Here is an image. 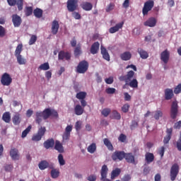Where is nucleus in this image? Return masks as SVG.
<instances>
[{
    "instance_id": "1",
    "label": "nucleus",
    "mask_w": 181,
    "mask_h": 181,
    "mask_svg": "<svg viewBox=\"0 0 181 181\" xmlns=\"http://www.w3.org/2000/svg\"><path fill=\"white\" fill-rule=\"evenodd\" d=\"M134 76L135 72L134 71H129L126 75H122L119 77V81L125 82L122 88H127V86H129L132 88H138V80L134 78Z\"/></svg>"
},
{
    "instance_id": "2",
    "label": "nucleus",
    "mask_w": 181,
    "mask_h": 181,
    "mask_svg": "<svg viewBox=\"0 0 181 181\" xmlns=\"http://www.w3.org/2000/svg\"><path fill=\"white\" fill-rule=\"evenodd\" d=\"M42 113L43 115V119H48L50 117L59 118V113L54 109L46 108L42 112Z\"/></svg>"
},
{
    "instance_id": "3",
    "label": "nucleus",
    "mask_w": 181,
    "mask_h": 181,
    "mask_svg": "<svg viewBox=\"0 0 181 181\" xmlns=\"http://www.w3.org/2000/svg\"><path fill=\"white\" fill-rule=\"evenodd\" d=\"M153 6H155V1H153V0H148L146 1L142 8L143 16H146V15L152 11Z\"/></svg>"
},
{
    "instance_id": "4",
    "label": "nucleus",
    "mask_w": 181,
    "mask_h": 181,
    "mask_svg": "<svg viewBox=\"0 0 181 181\" xmlns=\"http://www.w3.org/2000/svg\"><path fill=\"white\" fill-rule=\"evenodd\" d=\"M88 70V62L86 60L80 62L76 67V72L79 74H84Z\"/></svg>"
},
{
    "instance_id": "5",
    "label": "nucleus",
    "mask_w": 181,
    "mask_h": 181,
    "mask_svg": "<svg viewBox=\"0 0 181 181\" xmlns=\"http://www.w3.org/2000/svg\"><path fill=\"white\" fill-rule=\"evenodd\" d=\"M179 164L174 163L171 168L170 171V180L175 181L176 180V177H177V175H179Z\"/></svg>"
},
{
    "instance_id": "6",
    "label": "nucleus",
    "mask_w": 181,
    "mask_h": 181,
    "mask_svg": "<svg viewBox=\"0 0 181 181\" xmlns=\"http://www.w3.org/2000/svg\"><path fill=\"white\" fill-rule=\"evenodd\" d=\"M66 8L69 12H76L78 9V0H68Z\"/></svg>"
},
{
    "instance_id": "7",
    "label": "nucleus",
    "mask_w": 181,
    "mask_h": 181,
    "mask_svg": "<svg viewBox=\"0 0 181 181\" xmlns=\"http://www.w3.org/2000/svg\"><path fill=\"white\" fill-rule=\"evenodd\" d=\"M177 114H179V105L177 101H173L170 109V117L172 119H176Z\"/></svg>"
},
{
    "instance_id": "8",
    "label": "nucleus",
    "mask_w": 181,
    "mask_h": 181,
    "mask_svg": "<svg viewBox=\"0 0 181 181\" xmlns=\"http://www.w3.org/2000/svg\"><path fill=\"white\" fill-rule=\"evenodd\" d=\"M1 83L2 86H11L12 84V77L9 74L6 72L1 76Z\"/></svg>"
},
{
    "instance_id": "9",
    "label": "nucleus",
    "mask_w": 181,
    "mask_h": 181,
    "mask_svg": "<svg viewBox=\"0 0 181 181\" xmlns=\"http://www.w3.org/2000/svg\"><path fill=\"white\" fill-rule=\"evenodd\" d=\"M7 4H8L9 6L17 5L18 11L23 9V0H7Z\"/></svg>"
},
{
    "instance_id": "10",
    "label": "nucleus",
    "mask_w": 181,
    "mask_h": 181,
    "mask_svg": "<svg viewBox=\"0 0 181 181\" xmlns=\"http://www.w3.org/2000/svg\"><path fill=\"white\" fill-rule=\"evenodd\" d=\"M125 158V151H116L112 155V160H122Z\"/></svg>"
},
{
    "instance_id": "11",
    "label": "nucleus",
    "mask_w": 181,
    "mask_h": 181,
    "mask_svg": "<svg viewBox=\"0 0 181 181\" xmlns=\"http://www.w3.org/2000/svg\"><path fill=\"white\" fill-rule=\"evenodd\" d=\"M156 23H158V20H156L155 17H150L144 23V25L148 28H155V26H156Z\"/></svg>"
},
{
    "instance_id": "12",
    "label": "nucleus",
    "mask_w": 181,
    "mask_h": 181,
    "mask_svg": "<svg viewBox=\"0 0 181 181\" xmlns=\"http://www.w3.org/2000/svg\"><path fill=\"white\" fill-rule=\"evenodd\" d=\"M170 57V52H169L168 49L164 50L160 54V60L163 62L165 64H168Z\"/></svg>"
},
{
    "instance_id": "13",
    "label": "nucleus",
    "mask_w": 181,
    "mask_h": 181,
    "mask_svg": "<svg viewBox=\"0 0 181 181\" xmlns=\"http://www.w3.org/2000/svg\"><path fill=\"white\" fill-rule=\"evenodd\" d=\"M12 22L14 28H19L22 24V18L18 14H13L12 16Z\"/></svg>"
},
{
    "instance_id": "14",
    "label": "nucleus",
    "mask_w": 181,
    "mask_h": 181,
    "mask_svg": "<svg viewBox=\"0 0 181 181\" xmlns=\"http://www.w3.org/2000/svg\"><path fill=\"white\" fill-rule=\"evenodd\" d=\"M59 60H70L71 59V54L69 52L60 51L58 54Z\"/></svg>"
},
{
    "instance_id": "15",
    "label": "nucleus",
    "mask_w": 181,
    "mask_h": 181,
    "mask_svg": "<svg viewBox=\"0 0 181 181\" xmlns=\"http://www.w3.org/2000/svg\"><path fill=\"white\" fill-rule=\"evenodd\" d=\"M124 159L127 163L135 165V156L132 153H124Z\"/></svg>"
},
{
    "instance_id": "16",
    "label": "nucleus",
    "mask_w": 181,
    "mask_h": 181,
    "mask_svg": "<svg viewBox=\"0 0 181 181\" xmlns=\"http://www.w3.org/2000/svg\"><path fill=\"white\" fill-rule=\"evenodd\" d=\"M172 132H173V129L172 128L167 129V130H166L167 134L164 137V139H163L164 145L169 144V141H170V139H172Z\"/></svg>"
},
{
    "instance_id": "17",
    "label": "nucleus",
    "mask_w": 181,
    "mask_h": 181,
    "mask_svg": "<svg viewBox=\"0 0 181 181\" xmlns=\"http://www.w3.org/2000/svg\"><path fill=\"white\" fill-rule=\"evenodd\" d=\"M59 28H60V25L59 24V21L54 20L52 23V35H57L59 32Z\"/></svg>"
},
{
    "instance_id": "18",
    "label": "nucleus",
    "mask_w": 181,
    "mask_h": 181,
    "mask_svg": "<svg viewBox=\"0 0 181 181\" xmlns=\"http://www.w3.org/2000/svg\"><path fill=\"white\" fill-rule=\"evenodd\" d=\"M100 50V42H95L90 47V53L91 54H97Z\"/></svg>"
},
{
    "instance_id": "19",
    "label": "nucleus",
    "mask_w": 181,
    "mask_h": 181,
    "mask_svg": "<svg viewBox=\"0 0 181 181\" xmlns=\"http://www.w3.org/2000/svg\"><path fill=\"white\" fill-rule=\"evenodd\" d=\"M10 156L13 160H19V151L17 148H11L10 151Z\"/></svg>"
},
{
    "instance_id": "20",
    "label": "nucleus",
    "mask_w": 181,
    "mask_h": 181,
    "mask_svg": "<svg viewBox=\"0 0 181 181\" xmlns=\"http://www.w3.org/2000/svg\"><path fill=\"white\" fill-rule=\"evenodd\" d=\"M122 26H124V22L119 23L115 25L114 27H111L109 29L110 33H115L119 30V29H122Z\"/></svg>"
},
{
    "instance_id": "21",
    "label": "nucleus",
    "mask_w": 181,
    "mask_h": 181,
    "mask_svg": "<svg viewBox=\"0 0 181 181\" xmlns=\"http://www.w3.org/2000/svg\"><path fill=\"white\" fill-rule=\"evenodd\" d=\"M101 50V54L105 60H107V62H110V54L108 53V51L107 49L103 46L100 47Z\"/></svg>"
},
{
    "instance_id": "22",
    "label": "nucleus",
    "mask_w": 181,
    "mask_h": 181,
    "mask_svg": "<svg viewBox=\"0 0 181 181\" xmlns=\"http://www.w3.org/2000/svg\"><path fill=\"white\" fill-rule=\"evenodd\" d=\"M165 93V100H169L173 98V90L170 88H166L164 91Z\"/></svg>"
},
{
    "instance_id": "23",
    "label": "nucleus",
    "mask_w": 181,
    "mask_h": 181,
    "mask_svg": "<svg viewBox=\"0 0 181 181\" xmlns=\"http://www.w3.org/2000/svg\"><path fill=\"white\" fill-rule=\"evenodd\" d=\"M13 124L14 125H19L22 121L21 118V114L16 112L12 117Z\"/></svg>"
},
{
    "instance_id": "24",
    "label": "nucleus",
    "mask_w": 181,
    "mask_h": 181,
    "mask_svg": "<svg viewBox=\"0 0 181 181\" xmlns=\"http://www.w3.org/2000/svg\"><path fill=\"white\" fill-rule=\"evenodd\" d=\"M43 146L45 148V149H50V148H53V146H54V139H47L44 142Z\"/></svg>"
},
{
    "instance_id": "25",
    "label": "nucleus",
    "mask_w": 181,
    "mask_h": 181,
    "mask_svg": "<svg viewBox=\"0 0 181 181\" xmlns=\"http://www.w3.org/2000/svg\"><path fill=\"white\" fill-rule=\"evenodd\" d=\"M145 160L148 165L152 163L155 160V156L152 153H146L145 155Z\"/></svg>"
},
{
    "instance_id": "26",
    "label": "nucleus",
    "mask_w": 181,
    "mask_h": 181,
    "mask_svg": "<svg viewBox=\"0 0 181 181\" xmlns=\"http://www.w3.org/2000/svg\"><path fill=\"white\" fill-rule=\"evenodd\" d=\"M54 149L59 152V153H63L64 152V148L63 147V144L60 143L59 141H55Z\"/></svg>"
},
{
    "instance_id": "27",
    "label": "nucleus",
    "mask_w": 181,
    "mask_h": 181,
    "mask_svg": "<svg viewBox=\"0 0 181 181\" xmlns=\"http://www.w3.org/2000/svg\"><path fill=\"white\" fill-rule=\"evenodd\" d=\"M81 7L82 8V9H83V11H91V9H93V4L90 2H83L81 4Z\"/></svg>"
},
{
    "instance_id": "28",
    "label": "nucleus",
    "mask_w": 181,
    "mask_h": 181,
    "mask_svg": "<svg viewBox=\"0 0 181 181\" xmlns=\"http://www.w3.org/2000/svg\"><path fill=\"white\" fill-rule=\"evenodd\" d=\"M74 112L76 115H83L84 114V107L80 105H76L74 107Z\"/></svg>"
},
{
    "instance_id": "29",
    "label": "nucleus",
    "mask_w": 181,
    "mask_h": 181,
    "mask_svg": "<svg viewBox=\"0 0 181 181\" xmlns=\"http://www.w3.org/2000/svg\"><path fill=\"white\" fill-rule=\"evenodd\" d=\"M38 168L40 170H45L49 168V162L46 160H41L38 164Z\"/></svg>"
},
{
    "instance_id": "30",
    "label": "nucleus",
    "mask_w": 181,
    "mask_h": 181,
    "mask_svg": "<svg viewBox=\"0 0 181 181\" xmlns=\"http://www.w3.org/2000/svg\"><path fill=\"white\" fill-rule=\"evenodd\" d=\"M131 57H132V54L129 52H125L120 54V59L124 60V62H128V60H131Z\"/></svg>"
},
{
    "instance_id": "31",
    "label": "nucleus",
    "mask_w": 181,
    "mask_h": 181,
    "mask_svg": "<svg viewBox=\"0 0 181 181\" xmlns=\"http://www.w3.org/2000/svg\"><path fill=\"white\" fill-rule=\"evenodd\" d=\"M43 118V113L41 111H38L35 112V122L40 125L42 122V119Z\"/></svg>"
},
{
    "instance_id": "32",
    "label": "nucleus",
    "mask_w": 181,
    "mask_h": 181,
    "mask_svg": "<svg viewBox=\"0 0 181 181\" xmlns=\"http://www.w3.org/2000/svg\"><path fill=\"white\" fill-rule=\"evenodd\" d=\"M137 52L139 54H140V57H141L143 59H148V57H149V54H148V52L142 49V48H139Z\"/></svg>"
},
{
    "instance_id": "33",
    "label": "nucleus",
    "mask_w": 181,
    "mask_h": 181,
    "mask_svg": "<svg viewBox=\"0 0 181 181\" xmlns=\"http://www.w3.org/2000/svg\"><path fill=\"white\" fill-rule=\"evenodd\" d=\"M2 119L6 124H9L11 122V112H5L2 115Z\"/></svg>"
},
{
    "instance_id": "34",
    "label": "nucleus",
    "mask_w": 181,
    "mask_h": 181,
    "mask_svg": "<svg viewBox=\"0 0 181 181\" xmlns=\"http://www.w3.org/2000/svg\"><path fill=\"white\" fill-rule=\"evenodd\" d=\"M119 175H121V169L116 168L112 171L110 179H112V180H114L115 177H118Z\"/></svg>"
},
{
    "instance_id": "35",
    "label": "nucleus",
    "mask_w": 181,
    "mask_h": 181,
    "mask_svg": "<svg viewBox=\"0 0 181 181\" xmlns=\"http://www.w3.org/2000/svg\"><path fill=\"white\" fill-rule=\"evenodd\" d=\"M81 53H83V51H81V45L78 44L77 47L74 49V54L75 57H78Z\"/></svg>"
},
{
    "instance_id": "36",
    "label": "nucleus",
    "mask_w": 181,
    "mask_h": 181,
    "mask_svg": "<svg viewBox=\"0 0 181 181\" xmlns=\"http://www.w3.org/2000/svg\"><path fill=\"white\" fill-rule=\"evenodd\" d=\"M33 13H34V16H35V18H42V16H43V10L37 8L33 11Z\"/></svg>"
},
{
    "instance_id": "37",
    "label": "nucleus",
    "mask_w": 181,
    "mask_h": 181,
    "mask_svg": "<svg viewBox=\"0 0 181 181\" xmlns=\"http://www.w3.org/2000/svg\"><path fill=\"white\" fill-rule=\"evenodd\" d=\"M103 143L104 145L107 146V149H109V151H114V146H112V144H111V141H110V139H104Z\"/></svg>"
},
{
    "instance_id": "38",
    "label": "nucleus",
    "mask_w": 181,
    "mask_h": 181,
    "mask_svg": "<svg viewBox=\"0 0 181 181\" xmlns=\"http://www.w3.org/2000/svg\"><path fill=\"white\" fill-rule=\"evenodd\" d=\"M110 117L112 119H121V114L116 110L112 111V115Z\"/></svg>"
},
{
    "instance_id": "39",
    "label": "nucleus",
    "mask_w": 181,
    "mask_h": 181,
    "mask_svg": "<svg viewBox=\"0 0 181 181\" xmlns=\"http://www.w3.org/2000/svg\"><path fill=\"white\" fill-rule=\"evenodd\" d=\"M95 151H97V145H95V143H93L90 146H88V152H89V153H94Z\"/></svg>"
},
{
    "instance_id": "40",
    "label": "nucleus",
    "mask_w": 181,
    "mask_h": 181,
    "mask_svg": "<svg viewBox=\"0 0 181 181\" xmlns=\"http://www.w3.org/2000/svg\"><path fill=\"white\" fill-rule=\"evenodd\" d=\"M153 117H154L155 119L158 121V119H160V118H162V117H163V112H162V110H156L154 112Z\"/></svg>"
},
{
    "instance_id": "41",
    "label": "nucleus",
    "mask_w": 181,
    "mask_h": 181,
    "mask_svg": "<svg viewBox=\"0 0 181 181\" xmlns=\"http://www.w3.org/2000/svg\"><path fill=\"white\" fill-rule=\"evenodd\" d=\"M50 69V65L48 64V62H45L42 64H41L38 67V70H43L44 71H46Z\"/></svg>"
},
{
    "instance_id": "42",
    "label": "nucleus",
    "mask_w": 181,
    "mask_h": 181,
    "mask_svg": "<svg viewBox=\"0 0 181 181\" xmlns=\"http://www.w3.org/2000/svg\"><path fill=\"white\" fill-rule=\"evenodd\" d=\"M86 97H87V93L86 92H79L76 94V98L78 100H85Z\"/></svg>"
},
{
    "instance_id": "43",
    "label": "nucleus",
    "mask_w": 181,
    "mask_h": 181,
    "mask_svg": "<svg viewBox=\"0 0 181 181\" xmlns=\"http://www.w3.org/2000/svg\"><path fill=\"white\" fill-rule=\"evenodd\" d=\"M32 129V125H29L23 132L21 134L22 138H26L28 136V134L30 132V130Z\"/></svg>"
},
{
    "instance_id": "44",
    "label": "nucleus",
    "mask_w": 181,
    "mask_h": 181,
    "mask_svg": "<svg viewBox=\"0 0 181 181\" xmlns=\"http://www.w3.org/2000/svg\"><path fill=\"white\" fill-rule=\"evenodd\" d=\"M16 57H17V62L18 64H26V59L22 57V55H16Z\"/></svg>"
},
{
    "instance_id": "45",
    "label": "nucleus",
    "mask_w": 181,
    "mask_h": 181,
    "mask_svg": "<svg viewBox=\"0 0 181 181\" xmlns=\"http://www.w3.org/2000/svg\"><path fill=\"white\" fill-rule=\"evenodd\" d=\"M59 175H60V172H59V170L56 169H53L51 170V176L52 179H57Z\"/></svg>"
},
{
    "instance_id": "46",
    "label": "nucleus",
    "mask_w": 181,
    "mask_h": 181,
    "mask_svg": "<svg viewBox=\"0 0 181 181\" xmlns=\"http://www.w3.org/2000/svg\"><path fill=\"white\" fill-rule=\"evenodd\" d=\"M25 16H30V15L33 13V7L32 6L25 7Z\"/></svg>"
},
{
    "instance_id": "47",
    "label": "nucleus",
    "mask_w": 181,
    "mask_h": 181,
    "mask_svg": "<svg viewBox=\"0 0 181 181\" xmlns=\"http://www.w3.org/2000/svg\"><path fill=\"white\" fill-rule=\"evenodd\" d=\"M23 47V45L22 44H19L15 51V55L19 56L21 55V53H22V49Z\"/></svg>"
},
{
    "instance_id": "48",
    "label": "nucleus",
    "mask_w": 181,
    "mask_h": 181,
    "mask_svg": "<svg viewBox=\"0 0 181 181\" xmlns=\"http://www.w3.org/2000/svg\"><path fill=\"white\" fill-rule=\"evenodd\" d=\"M58 160L60 166H64V165H66V160H64V158H63V155L62 153L59 154Z\"/></svg>"
},
{
    "instance_id": "49",
    "label": "nucleus",
    "mask_w": 181,
    "mask_h": 181,
    "mask_svg": "<svg viewBox=\"0 0 181 181\" xmlns=\"http://www.w3.org/2000/svg\"><path fill=\"white\" fill-rule=\"evenodd\" d=\"M36 40H37V36L35 35H31L28 42V45H30V46H32V45H35V43H36Z\"/></svg>"
},
{
    "instance_id": "50",
    "label": "nucleus",
    "mask_w": 181,
    "mask_h": 181,
    "mask_svg": "<svg viewBox=\"0 0 181 181\" xmlns=\"http://www.w3.org/2000/svg\"><path fill=\"white\" fill-rule=\"evenodd\" d=\"M37 134H38L41 137H42L45 135V134H46V127H41L40 128H39Z\"/></svg>"
},
{
    "instance_id": "51",
    "label": "nucleus",
    "mask_w": 181,
    "mask_h": 181,
    "mask_svg": "<svg viewBox=\"0 0 181 181\" xmlns=\"http://www.w3.org/2000/svg\"><path fill=\"white\" fill-rule=\"evenodd\" d=\"M114 8H115V4L114 3H110L106 7V12H111V11H114Z\"/></svg>"
},
{
    "instance_id": "52",
    "label": "nucleus",
    "mask_w": 181,
    "mask_h": 181,
    "mask_svg": "<svg viewBox=\"0 0 181 181\" xmlns=\"http://www.w3.org/2000/svg\"><path fill=\"white\" fill-rule=\"evenodd\" d=\"M110 112H111V109L105 108L102 110L101 114H102V115H104L105 117H108V115H110Z\"/></svg>"
},
{
    "instance_id": "53",
    "label": "nucleus",
    "mask_w": 181,
    "mask_h": 181,
    "mask_svg": "<svg viewBox=\"0 0 181 181\" xmlns=\"http://www.w3.org/2000/svg\"><path fill=\"white\" fill-rule=\"evenodd\" d=\"M5 35H6V29L0 25V37H4Z\"/></svg>"
},
{
    "instance_id": "54",
    "label": "nucleus",
    "mask_w": 181,
    "mask_h": 181,
    "mask_svg": "<svg viewBox=\"0 0 181 181\" xmlns=\"http://www.w3.org/2000/svg\"><path fill=\"white\" fill-rule=\"evenodd\" d=\"M129 104L126 103L122 107V112L127 113L128 111H129Z\"/></svg>"
},
{
    "instance_id": "55",
    "label": "nucleus",
    "mask_w": 181,
    "mask_h": 181,
    "mask_svg": "<svg viewBox=\"0 0 181 181\" xmlns=\"http://www.w3.org/2000/svg\"><path fill=\"white\" fill-rule=\"evenodd\" d=\"M158 155L160 156L161 158H163V155H165V146H161L158 150Z\"/></svg>"
},
{
    "instance_id": "56",
    "label": "nucleus",
    "mask_w": 181,
    "mask_h": 181,
    "mask_svg": "<svg viewBox=\"0 0 181 181\" xmlns=\"http://www.w3.org/2000/svg\"><path fill=\"white\" fill-rule=\"evenodd\" d=\"M132 179V177L129 174H126L122 178V181H130Z\"/></svg>"
},
{
    "instance_id": "57",
    "label": "nucleus",
    "mask_w": 181,
    "mask_h": 181,
    "mask_svg": "<svg viewBox=\"0 0 181 181\" xmlns=\"http://www.w3.org/2000/svg\"><path fill=\"white\" fill-rule=\"evenodd\" d=\"M62 139L63 141H69V139H70V133L64 132L62 136Z\"/></svg>"
},
{
    "instance_id": "58",
    "label": "nucleus",
    "mask_w": 181,
    "mask_h": 181,
    "mask_svg": "<svg viewBox=\"0 0 181 181\" xmlns=\"http://www.w3.org/2000/svg\"><path fill=\"white\" fill-rule=\"evenodd\" d=\"M42 137H41L37 133L34 135L33 137H32V140L33 141H35V142H37L39 141H40L42 139Z\"/></svg>"
},
{
    "instance_id": "59",
    "label": "nucleus",
    "mask_w": 181,
    "mask_h": 181,
    "mask_svg": "<svg viewBox=\"0 0 181 181\" xmlns=\"http://www.w3.org/2000/svg\"><path fill=\"white\" fill-rule=\"evenodd\" d=\"M117 90L115 88H107L105 91L107 94H115Z\"/></svg>"
},
{
    "instance_id": "60",
    "label": "nucleus",
    "mask_w": 181,
    "mask_h": 181,
    "mask_svg": "<svg viewBox=\"0 0 181 181\" xmlns=\"http://www.w3.org/2000/svg\"><path fill=\"white\" fill-rule=\"evenodd\" d=\"M175 94H180L181 93V83L178 84L174 89Z\"/></svg>"
},
{
    "instance_id": "61",
    "label": "nucleus",
    "mask_w": 181,
    "mask_h": 181,
    "mask_svg": "<svg viewBox=\"0 0 181 181\" xmlns=\"http://www.w3.org/2000/svg\"><path fill=\"white\" fill-rule=\"evenodd\" d=\"M118 140L120 142H125V141H127V136L124 134H121L118 138Z\"/></svg>"
},
{
    "instance_id": "62",
    "label": "nucleus",
    "mask_w": 181,
    "mask_h": 181,
    "mask_svg": "<svg viewBox=\"0 0 181 181\" xmlns=\"http://www.w3.org/2000/svg\"><path fill=\"white\" fill-rule=\"evenodd\" d=\"M75 129L76 131H80L81 129V122L77 121L75 124Z\"/></svg>"
},
{
    "instance_id": "63",
    "label": "nucleus",
    "mask_w": 181,
    "mask_h": 181,
    "mask_svg": "<svg viewBox=\"0 0 181 181\" xmlns=\"http://www.w3.org/2000/svg\"><path fill=\"white\" fill-rule=\"evenodd\" d=\"M176 148L177 151L181 152V139H178V140L176 142Z\"/></svg>"
},
{
    "instance_id": "64",
    "label": "nucleus",
    "mask_w": 181,
    "mask_h": 181,
    "mask_svg": "<svg viewBox=\"0 0 181 181\" xmlns=\"http://www.w3.org/2000/svg\"><path fill=\"white\" fill-rule=\"evenodd\" d=\"M88 181H95L97 180V176L95 175H90L87 177Z\"/></svg>"
}]
</instances>
